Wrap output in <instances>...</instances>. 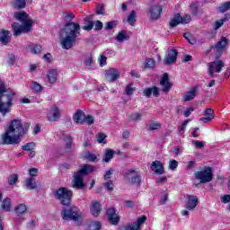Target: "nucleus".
I'll list each match as a JSON object with an SVG mask.
<instances>
[{"label": "nucleus", "mask_w": 230, "mask_h": 230, "mask_svg": "<svg viewBox=\"0 0 230 230\" xmlns=\"http://www.w3.org/2000/svg\"><path fill=\"white\" fill-rule=\"evenodd\" d=\"M195 179L200 181V184H207L213 181V169L205 167L202 171H198L194 173Z\"/></svg>", "instance_id": "8"}, {"label": "nucleus", "mask_w": 230, "mask_h": 230, "mask_svg": "<svg viewBox=\"0 0 230 230\" xmlns=\"http://www.w3.org/2000/svg\"><path fill=\"white\" fill-rule=\"evenodd\" d=\"M14 211H15L16 215H18V217L21 215H24L28 211V206L21 203L14 208Z\"/></svg>", "instance_id": "30"}, {"label": "nucleus", "mask_w": 230, "mask_h": 230, "mask_svg": "<svg viewBox=\"0 0 230 230\" xmlns=\"http://www.w3.org/2000/svg\"><path fill=\"white\" fill-rule=\"evenodd\" d=\"M64 141L66 143L65 150H66V152H71V147L73 146V138L67 136L64 137Z\"/></svg>", "instance_id": "36"}, {"label": "nucleus", "mask_w": 230, "mask_h": 230, "mask_svg": "<svg viewBox=\"0 0 230 230\" xmlns=\"http://www.w3.org/2000/svg\"><path fill=\"white\" fill-rule=\"evenodd\" d=\"M31 89L32 93H42L43 87L39 83L33 81L32 85L31 86Z\"/></svg>", "instance_id": "39"}, {"label": "nucleus", "mask_w": 230, "mask_h": 230, "mask_svg": "<svg viewBox=\"0 0 230 230\" xmlns=\"http://www.w3.org/2000/svg\"><path fill=\"white\" fill-rule=\"evenodd\" d=\"M84 121L87 125H93V123H94V117L93 115H84Z\"/></svg>", "instance_id": "57"}, {"label": "nucleus", "mask_w": 230, "mask_h": 230, "mask_svg": "<svg viewBox=\"0 0 230 230\" xmlns=\"http://www.w3.org/2000/svg\"><path fill=\"white\" fill-rule=\"evenodd\" d=\"M2 209L4 211H11L12 210V199L10 198H6L3 200L1 204Z\"/></svg>", "instance_id": "32"}, {"label": "nucleus", "mask_w": 230, "mask_h": 230, "mask_svg": "<svg viewBox=\"0 0 230 230\" xmlns=\"http://www.w3.org/2000/svg\"><path fill=\"white\" fill-rule=\"evenodd\" d=\"M105 139H107V136H105V134L99 133L97 135V141H98V143H102L103 145H105V144H107V141Z\"/></svg>", "instance_id": "50"}, {"label": "nucleus", "mask_w": 230, "mask_h": 230, "mask_svg": "<svg viewBox=\"0 0 230 230\" xmlns=\"http://www.w3.org/2000/svg\"><path fill=\"white\" fill-rule=\"evenodd\" d=\"M114 157V150L106 149L104 152V156L102 158L103 163H109Z\"/></svg>", "instance_id": "31"}, {"label": "nucleus", "mask_w": 230, "mask_h": 230, "mask_svg": "<svg viewBox=\"0 0 230 230\" xmlns=\"http://www.w3.org/2000/svg\"><path fill=\"white\" fill-rule=\"evenodd\" d=\"M30 129V123L22 124L20 119H13L2 135V145H19L21 138Z\"/></svg>", "instance_id": "1"}, {"label": "nucleus", "mask_w": 230, "mask_h": 230, "mask_svg": "<svg viewBox=\"0 0 230 230\" xmlns=\"http://www.w3.org/2000/svg\"><path fill=\"white\" fill-rule=\"evenodd\" d=\"M145 69H152V67H155V60L152 58H147L144 65Z\"/></svg>", "instance_id": "41"}, {"label": "nucleus", "mask_w": 230, "mask_h": 230, "mask_svg": "<svg viewBox=\"0 0 230 230\" xmlns=\"http://www.w3.org/2000/svg\"><path fill=\"white\" fill-rule=\"evenodd\" d=\"M125 178L130 182V184H134L135 186H141V173L134 169L128 170L125 173Z\"/></svg>", "instance_id": "12"}, {"label": "nucleus", "mask_w": 230, "mask_h": 230, "mask_svg": "<svg viewBox=\"0 0 230 230\" xmlns=\"http://www.w3.org/2000/svg\"><path fill=\"white\" fill-rule=\"evenodd\" d=\"M135 91H136V88L132 87V84L126 86L125 93L128 96H132Z\"/></svg>", "instance_id": "51"}, {"label": "nucleus", "mask_w": 230, "mask_h": 230, "mask_svg": "<svg viewBox=\"0 0 230 230\" xmlns=\"http://www.w3.org/2000/svg\"><path fill=\"white\" fill-rule=\"evenodd\" d=\"M63 19H64V21H66L67 22H71V21H73V19H75V14L73 13H64Z\"/></svg>", "instance_id": "46"}, {"label": "nucleus", "mask_w": 230, "mask_h": 230, "mask_svg": "<svg viewBox=\"0 0 230 230\" xmlns=\"http://www.w3.org/2000/svg\"><path fill=\"white\" fill-rule=\"evenodd\" d=\"M162 13H163V7L161 5H153L149 9L151 19H153L154 21H157V19L161 17Z\"/></svg>", "instance_id": "18"}, {"label": "nucleus", "mask_w": 230, "mask_h": 230, "mask_svg": "<svg viewBox=\"0 0 230 230\" xmlns=\"http://www.w3.org/2000/svg\"><path fill=\"white\" fill-rule=\"evenodd\" d=\"M26 49L27 51H29V53H31L32 55H39V53L42 51V46L32 43L27 45Z\"/></svg>", "instance_id": "24"}, {"label": "nucleus", "mask_w": 230, "mask_h": 230, "mask_svg": "<svg viewBox=\"0 0 230 230\" xmlns=\"http://www.w3.org/2000/svg\"><path fill=\"white\" fill-rule=\"evenodd\" d=\"M15 93L10 89H6L4 83H0V113L2 116H6L10 112L12 107V100Z\"/></svg>", "instance_id": "4"}, {"label": "nucleus", "mask_w": 230, "mask_h": 230, "mask_svg": "<svg viewBox=\"0 0 230 230\" xmlns=\"http://www.w3.org/2000/svg\"><path fill=\"white\" fill-rule=\"evenodd\" d=\"M0 42L6 46L10 42V31L3 30L0 34Z\"/></svg>", "instance_id": "27"}, {"label": "nucleus", "mask_w": 230, "mask_h": 230, "mask_svg": "<svg viewBox=\"0 0 230 230\" xmlns=\"http://www.w3.org/2000/svg\"><path fill=\"white\" fill-rule=\"evenodd\" d=\"M13 7L15 10H22V8H26V0H14Z\"/></svg>", "instance_id": "35"}, {"label": "nucleus", "mask_w": 230, "mask_h": 230, "mask_svg": "<svg viewBox=\"0 0 230 230\" xmlns=\"http://www.w3.org/2000/svg\"><path fill=\"white\" fill-rule=\"evenodd\" d=\"M128 39H130V36L127 34V31H121L117 34L115 40H117V42H125V40H128Z\"/></svg>", "instance_id": "29"}, {"label": "nucleus", "mask_w": 230, "mask_h": 230, "mask_svg": "<svg viewBox=\"0 0 230 230\" xmlns=\"http://www.w3.org/2000/svg\"><path fill=\"white\" fill-rule=\"evenodd\" d=\"M161 128V123H152L149 125V130H159Z\"/></svg>", "instance_id": "60"}, {"label": "nucleus", "mask_w": 230, "mask_h": 230, "mask_svg": "<svg viewBox=\"0 0 230 230\" xmlns=\"http://www.w3.org/2000/svg\"><path fill=\"white\" fill-rule=\"evenodd\" d=\"M121 72H119V70L116 68H110L105 72V78L108 82H116V80L119 78Z\"/></svg>", "instance_id": "14"}, {"label": "nucleus", "mask_w": 230, "mask_h": 230, "mask_svg": "<svg viewBox=\"0 0 230 230\" xmlns=\"http://www.w3.org/2000/svg\"><path fill=\"white\" fill-rule=\"evenodd\" d=\"M16 21H21L22 25L19 22H13L12 24L14 37H19L22 33H30L33 27V20L30 17V14L25 12H18L14 14Z\"/></svg>", "instance_id": "3"}, {"label": "nucleus", "mask_w": 230, "mask_h": 230, "mask_svg": "<svg viewBox=\"0 0 230 230\" xmlns=\"http://www.w3.org/2000/svg\"><path fill=\"white\" fill-rule=\"evenodd\" d=\"M102 229V222L95 221L89 226V230H100Z\"/></svg>", "instance_id": "43"}, {"label": "nucleus", "mask_w": 230, "mask_h": 230, "mask_svg": "<svg viewBox=\"0 0 230 230\" xmlns=\"http://www.w3.org/2000/svg\"><path fill=\"white\" fill-rule=\"evenodd\" d=\"M84 22L85 25L83 26V30H84V31H91V30L94 28V22L93 21V18H91V16H87L84 19Z\"/></svg>", "instance_id": "28"}, {"label": "nucleus", "mask_w": 230, "mask_h": 230, "mask_svg": "<svg viewBox=\"0 0 230 230\" xmlns=\"http://www.w3.org/2000/svg\"><path fill=\"white\" fill-rule=\"evenodd\" d=\"M25 186L28 190H37V181L35 178H29L25 181Z\"/></svg>", "instance_id": "33"}, {"label": "nucleus", "mask_w": 230, "mask_h": 230, "mask_svg": "<svg viewBox=\"0 0 230 230\" xmlns=\"http://www.w3.org/2000/svg\"><path fill=\"white\" fill-rule=\"evenodd\" d=\"M74 121L75 123H79L80 125L84 124V121L85 119V113L82 110H78L73 118Z\"/></svg>", "instance_id": "26"}, {"label": "nucleus", "mask_w": 230, "mask_h": 230, "mask_svg": "<svg viewBox=\"0 0 230 230\" xmlns=\"http://www.w3.org/2000/svg\"><path fill=\"white\" fill-rule=\"evenodd\" d=\"M99 64H100L101 67H103V66H107V57L101 56L99 58Z\"/></svg>", "instance_id": "59"}, {"label": "nucleus", "mask_w": 230, "mask_h": 230, "mask_svg": "<svg viewBox=\"0 0 230 230\" xmlns=\"http://www.w3.org/2000/svg\"><path fill=\"white\" fill-rule=\"evenodd\" d=\"M19 176L17 174H12L11 176L8 177V183L10 184V186H13V184L17 182Z\"/></svg>", "instance_id": "48"}, {"label": "nucleus", "mask_w": 230, "mask_h": 230, "mask_svg": "<svg viewBox=\"0 0 230 230\" xmlns=\"http://www.w3.org/2000/svg\"><path fill=\"white\" fill-rule=\"evenodd\" d=\"M90 211L93 217H98L102 212V205L98 201H93Z\"/></svg>", "instance_id": "23"}, {"label": "nucleus", "mask_w": 230, "mask_h": 230, "mask_svg": "<svg viewBox=\"0 0 230 230\" xmlns=\"http://www.w3.org/2000/svg\"><path fill=\"white\" fill-rule=\"evenodd\" d=\"M94 172V167L93 165L84 164L78 172H74L72 180V188L75 190H84L85 188V183H84V176L89 175Z\"/></svg>", "instance_id": "5"}, {"label": "nucleus", "mask_w": 230, "mask_h": 230, "mask_svg": "<svg viewBox=\"0 0 230 230\" xmlns=\"http://www.w3.org/2000/svg\"><path fill=\"white\" fill-rule=\"evenodd\" d=\"M53 197L56 200H59L62 206H71V199H73V190L61 187L53 191Z\"/></svg>", "instance_id": "7"}, {"label": "nucleus", "mask_w": 230, "mask_h": 230, "mask_svg": "<svg viewBox=\"0 0 230 230\" xmlns=\"http://www.w3.org/2000/svg\"><path fill=\"white\" fill-rule=\"evenodd\" d=\"M226 67L224 61L217 59L208 64V73L210 78H215V75L221 73L222 69Z\"/></svg>", "instance_id": "10"}, {"label": "nucleus", "mask_w": 230, "mask_h": 230, "mask_svg": "<svg viewBox=\"0 0 230 230\" xmlns=\"http://www.w3.org/2000/svg\"><path fill=\"white\" fill-rule=\"evenodd\" d=\"M183 37L190 44H195V39L192 38L191 34L187 32L183 35Z\"/></svg>", "instance_id": "56"}, {"label": "nucleus", "mask_w": 230, "mask_h": 230, "mask_svg": "<svg viewBox=\"0 0 230 230\" xmlns=\"http://www.w3.org/2000/svg\"><path fill=\"white\" fill-rule=\"evenodd\" d=\"M80 31V23L68 22L65 25L60 33L62 49H73L76 46V40L81 35Z\"/></svg>", "instance_id": "2"}, {"label": "nucleus", "mask_w": 230, "mask_h": 230, "mask_svg": "<svg viewBox=\"0 0 230 230\" xmlns=\"http://www.w3.org/2000/svg\"><path fill=\"white\" fill-rule=\"evenodd\" d=\"M226 46H227V40L225 37H222L217 43L211 48V49H214L216 53V60H218L220 57H222V53H224V50L226 49Z\"/></svg>", "instance_id": "13"}, {"label": "nucleus", "mask_w": 230, "mask_h": 230, "mask_svg": "<svg viewBox=\"0 0 230 230\" xmlns=\"http://www.w3.org/2000/svg\"><path fill=\"white\" fill-rule=\"evenodd\" d=\"M93 26L95 31H102V30H103V22H100V20H97L95 22H93Z\"/></svg>", "instance_id": "52"}, {"label": "nucleus", "mask_w": 230, "mask_h": 230, "mask_svg": "<svg viewBox=\"0 0 230 230\" xmlns=\"http://www.w3.org/2000/svg\"><path fill=\"white\" fill-rule=\"evenodd\" d=\"M137 15L136 14V11H131V13H129V15L128 16V24H130V26H134V24H136V19H137Z\"/></svg>", "instance_id": "38"}, {"label": "nucleus", "mask_w": 230, "mask_h": 230, "mask_svg": "<svg viewBox=\"0 0 230 230\" xmlns=\"http://www.w3.org/2000/svg\"><path fill=\"white\" fill-rule=\"evenodd\" d=\"M160 85L163 87L164 93H168L172 89V83L170 82V76L168 74H164L160 81Z\"/></svg>", "instance_id": "17"}, {"label": "nucleus", "mask_w": 230, "mask_h": 230, "mask_svg": "<svg viewBox=\"0 0 230 230\" xmlns=\"http://www.w3.org/2000/svg\"><path fill=\"white\" fill-rule=\"evenodd\" d=\"M224 22H223L222 19L219 21H216L214 23V30H218L219 28H222V26H224Z\"/></svg>", "instance_id": "63"}, {"label": "nucleus", "mask_w": 230, "mask_h": 230, "mask_svg": "<svg viewBox=\"0 0 230 230\" xmlns=\"http://www.w3.org/2000/svg\"><path fill=\"white\" fill-rule=\"evenodd\" d=\"M185 199H187L185 204L186 209L181 211L182 217H188L190 211H195L199 204V198L195 195H187Z\"/></svg>", "instance_id": "9"}, {"label": "nucleus", "mask_w": 230, "mask_h": 230, "mask_svg": "<svg viewBox=\"0 0 230 230\" xmlns=\"http://www.w3.org/2000/svg\"><path fill=\"white\" fill-rule=\"evenodd\" d=\"M143 118V114L135 112L129 115L130 121H139Z\"/></svg>", "instance_id": "42"}, {"label": "nucleus", "mask_w": 230, "mask_h": 230, "mask_svg": "<svg viewBox=\"0 0 230 230\" xmlns=\"http://www.w3.org/2000/svg\"><path fill=\"white\" fill-rule=\"evenodd\" d=\"M85 157L88 161H90L91 163H96V160L98 159V156H96L95 154H91V153H87L85 155Z\"/></svg>", "instance_id": "53"}, {"label": "nucleus", "mask_w": 230, "mask_h": 230, "mask_svg": "<svg viewBox=\"0 0 230 230\" xmlns=\"http://www.w3.org/2000/svg\"><path fill=\"white\" fill-rule=\"evenodd\" d=\"M146 222V216H142L137 218V222H134L133 224H137L138 226V230L139 227H141L142 224H145Z\"/></svg>", "instance_id": "54"}, {"label": "nucleus", "mask_w": 230, "mask_h": 230, "mask_svg": "<svg viewBox=\"0 0 230 230\" xmlns=\"http://www.w3.org/2000/svg\"><path fill=\"white\" fill-rule=\"evenodd\" d=\"M35 146H36L35 142H30V143H27L25 146H22V149L27 152H31V150H33Z\"/></svg>", "instance_id": "44"}, {"label": "nucleus", "mask_w": 230, "mask_h": 230, "mask_svg": "<svg viewBox=\"0 0 230 230\" xmlns=\"http://www.w3.org/2000/svg\"><path fill=\"white\" fill-rule=\"evenodd\" d=\"M113 173H114V169H110V170L106 171V172L103 176L104 181L111 179V175H112Z\"/></svg>", "instance_id": "61"}, {"label": "nucleus", "mask_w": 230, "mask_h": 230, "mask_svg": "<svg viewBox=\"0 0 230 230\" xmlns=\"http://www.w3.org/2000/svg\"><path fill=\"white\" fill-rule=\"evenodd\" d=\"M144 93V96H146V98H150L153 94V96H155V98H158L159 97V87L157 86H153L151 88H146L143 91Z\"/></svg>", "instance_id": "20"}, {"label": "nucleus", "mask_w": 230, "mask_h": 230, "mask_svg": "<svg viewBox=\"0 0 230 230\" xmlns=\"http://www.w3.org/2000/svg\"><path fill=\"white\" fill-rule=\"evenodd\" d=\"M61 217L63 220H72V222H76L78 226H82V218H84V215L82 214V211L75 207L63 208Z\"/></svg>", "instance_id": "6"}, {"label": "nucleus", "mask_w": 230, "mask_h": 230, "mask_svg": "<svg viewBox=\"0 0 230 230\" xmlns=\"http://www.w3.org/2000/svg\"><path fill=\"white\" fill-rule=\"evenodd\" d=\"M190 10H191L193 15H196L197 10H198V8H199V4H198V3H193V4H191L190 5Z\"/></svg>", "instance_id": "62"}, {"label": "nucleus", "mask_w": 230, "mask_h": 230, "mask_svg": "<svg viewBox=\"0 0 230 230\" xmlns=\"http://www.w3.org/2000/svg\"><path fill=\"white\" fill-rule=\"evenodd\" d=\"M195 164H197V162L195 161H190L187 163L186 170H193L195 168Z\"/></svg>", "instance_id": "64"}, {"label": "nucleus", "mask_w": 230, "mask_h": 230, "mask_svg": "<svg viewBox=\"0 0 230 230\" xmlns=\"http://www.w3.org/2000/svg\"><path fill=\"white\" fill-rule=\"evenodd\" d=\"M195 96H197V89L193 88L183 96L184 102H191Z\"/></svg>", "instance_id": "34"}, {"label": "nucleus", "mask_w": 230, "mask_h": 230, "mask_svg": "<svg viewBox=\"0 0 230 230\" xmlns=\"http://www.w3.org/2000/svg\"><path fill=\"white\" fill-rule=\"evenodd\" d=\"M151 170L155 172V173H157L158 175H163V173H164V164H163L161 161L156 160L152 163Z\"/></svg>", "instance_id": "19"}, {"label": "nucleus", "mask_w": 230, "mask_h": 230, "mask_svg": "<svg viewBox=\"0 0 230 230\" xmlns=\"http://www.w3.org/2000/svg\"><path fill=\"white\" fill-rule=\"evenodd\" d=\"M177 50L171 49L167 52V55L164 58V65L165 66H172V64H175L177 62Z\"/></svg>", "instance_id": "15"}, {"label": "nucleus", "mask_w": 230, "mask_h": 230, "mask_svg": "<svg viewBox=\"0 0 230 230\" xmlns=\"http://www.w3.org/2000/svg\"><path fill=\"white\" fill-rule=\"evenodd\" d=\"M95 13L97 15H105V6L102 4H97Z\"/></svg>", "instance_id": "45"}, {"label": "nucleus", "mask_w": 230, "mask_h": 230, "mask_svg": "<svg viewBox=\"0 0 230 230\" xmlns=\"http://www.w3.org/2000/svg\"><path fill=\"white\" fill-rule=\"evenodd\" d=\"M50 114L51 116L48 118L49 121H58L60 118V110H58L57 106H53L50 109Z\"/></svg>", "instance_id": "22"}, {"label": "nucleus", "mask_w": 230, "mask_h": 230, "mask_svg": "<svg viewBox=\"0 0 230 230\" xmlns=\"http://www.w3.org/2000/svg\"><path fill=\"white\" fill-rule=\"evenodd\" d=\"M206 117H202L199 119V121H202V123H209L213 118H215V111L213 109L208 108L204 112Z\"/></svg>", "instance_id": "21"}, {"label": "nucleus", "mask_w": 230, "mask_h": 230, "mask_svg": "<svg viewBox=\"0 0 230 230\" xmlns=\"http://www.w3.org/2000/svg\"><path fill=\"white\" fill-rule=\"evenodd\" d=\"M93 64H94V59H93L92 55L84 57V65L86 67H91V66H93Z\"/></svg>", "instance_id": "40"}, {"label": "nucleus", "mask_w": 230, "mask_h": 230, "mask_svg": "<svg viewBox=\"0 0 230 230\" xmlns=\"http://www.w3.org/2000/svg\"><path fill=\"white\" fill-rule=\"evenodd\" d=\"M191 22V16L186 14L185 16H181V13L174 14L173 18L171 19L169 22L170 28H177L179 24H188Z\"/></svg>", "instance_id": "11"}, {"label": "nucleus", "mask_w": 230, "mask_h": 230, "mask_svg": "<svg viewBox=\"0 0 230 230\" xmlns=\"http://www.w3.org/2000/svg\"><path fill=\"white\" fill-rule=\"evenodd\" d=\"M7 63L9 64V66H13V64H15V55L9 54Z\"/></svg>", "instance_id": "58"}, {"label": "nucleus", "mask_w": 230, "mask_h": 230, "mask_svg": "<svg viewBox=\"0 0 230 230\" xmlns=\"http://www.w3.org/2000/svg\"><path fill=\"white\" fill-rule=\"evenodd\" d=\"M116 26H118V21L108 22H106L104 30H112L113 28H116Z\"/></svg>", "instance_id": "47"}, {"label": "nucleus", "mask_w": 230, "mask_h": 230, "mask_svg": "<svg viewBox=\"0 0 230 230\" xmlns=\"http://www.w3.org/2000/svg\"><path fill=\"white\" fill-rule=\"evenodd\" d=\"M103 186L108 191H114V182L111 180L103 183Z\"/></svg>", "instance_id": "49"}, {"label": "nucleus", "mask_w": 230, "mask_h": 230, "mask_svg": "<svg viewBox=\"0 0 230 230\" xmlns=\"http://www.w3.org/2000/svg\"><path fill=\"white\" fill-rule=\"evenodd\" d=\"M177 166H179V162H177L176 160H171L169 162V169L175 171L177 170Z\"/></svg>", "instance_id": "55"}, {"label": "nucleus", "mask_w": 230, "mask_h": 230, "mask_svg": "<svg viewBox=\"0 0 230 230\" xmlns=\"http://www.w3.org/2000/svg\"><path fill=\"white\" fill-rule=\"evenodd\" d=\"M47 78L49 82V84H57V81L58 80V72L57 69L49 70Z\"/></svg>", "instance_id": "25"}, {"label": "nucleus", "mask_w": 230, "mask_h": 230, "mask_svg": "<svg viewBox=\"0 0 230 230\" xmlns=\"http://www.w3.org/2000/svg\"><path fill=\"white\" fill-rule=\"evenodd\" d=\"M217 10L219 13H226L227 10H230V1L221 4Z\"/></svg>", "instance_id": "37"}, {"label": "nucleus", "mask_w": 230, "mask_h": 230, "mask_svg": "<svg viewBox=\"0 0 230 230\" xmlns=\"http://www.w3.org/2000/svg\"><path fill=\"white\" fill-rule=\"evenodd\" d=\"M107 217H108L109 222H111L112 226H116L117 224L119 223V217H118V214H116V208H110L107 210Z\"/></svg>", "instance_id": "16"}]
</instances>
